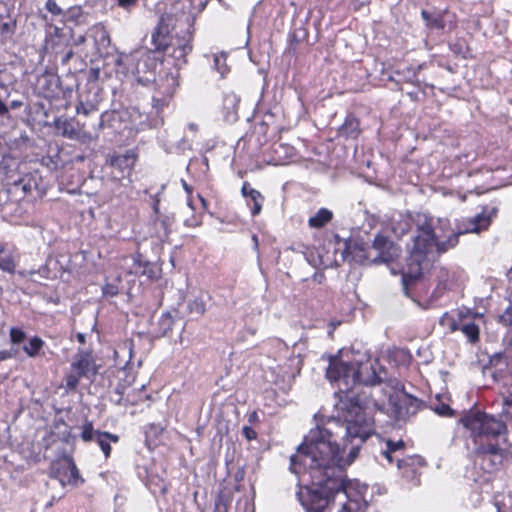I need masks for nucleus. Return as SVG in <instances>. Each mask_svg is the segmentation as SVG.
Here are the masks:
<instances>
[{
    "label": "nucleus",
    "instance_id": "1",
    "mask_svg": "<svg viewBox=\"0 0 512 512\" xmlns=\"http://www.w3.org/2000/svg\"><path fill=\"white\" fill-rule=\"evenodd\" d=\"M386 371L367 353H346L332 357L326 377L346 393L338 408L343 421L332 419L311 429L297 452L290 457V470L308 475L310 485L301 487L297 498L307 512H325L334 497L342 493L346 501L338 512H365L366 485L347 480L345 469L356 459L362 444L375 432L374 417L367 401L351 390L357 385L375 386L383 382Z\"/></svg>",
    "mask_w": 512,
    "mask_h": 512
},
{
    "label": "nucleus",
    "instance_id": "2",
    "mask_svg": "<svg viewBox=\"0 0 512 512\" xmlns=\"http://www.w3.org/2000/svg\"><path fill=\"white\" fill-rule=\"evenodd\" d=\"M490 217L478 214L469 220L464 230H459L450 235L446 240L441 241L436 235L433 226V219L427 214L416 213L402 216L401 220L394 227L395 233L404 235L415 226V233L411 243L407 245L408 258L407 268L402 275V283L405 294H408V286L417 280L423 272L424 265L434 261L437 256L457 246L459 236L465 233H478L490 225Z\"/></svg>",
    "mask_w": 512,
    "mask_h": 512
},
{
    "label": "nucleus",
    "instance_id": "3",
    "mask_svg": "<svg viewBox=\"0 0 512 512\" xmlns=\"http://www.w3.org/2000/svg\"><path fill=\"white\" fill-rule=\"evenodd\" d=\"M459 423L469 431V438L475 444L476 461L485 472L498 470L509 451L492 440L507 432L504 422L480 411H470L460 418Z\"/></svg>",
    "mask_w": 512,
    "mask_h": 512
},
{
    "label": "nucleus",
    "instance_id": "4",
    "mask_svg": "<svg viewBox=\"0 0 512 512\" xmlns=\"http://www.w3.org/2000/svg\"><path fill=\"white\" fill-rule=\"evenodd\" d=\"M158 64L156 56L148 51L138 50L128 55H123L117 62L118 72L137 83L147 86L155 85L156 92L152 97L153 106L156 108L167 104L178 86L176 76L167 74L164 78L156 80L155 71Z\"/></svg>",
    "mask_w": 512,
    "mask_h": 512
},
{
    "label": "nucleus",
    "instance_id": "5",
    "mask_svg": "<svg viewBox=\"0 0 512 512\" xmlns=\"http://www.w3.org/2000/svg\"><path fill=\"white\" fill-rule=\"evenodd\" d=\"M182 17L184 18L183 23L186 26V30L184 31L183 36L176 38L175 41L171 42L165 50L168 53V55H170L172 58L175 59L176 66L185 64L186 56L193 49V46H192L193 31H192L191 18L189 15H185V14H183Z\"/></svg>",
    "mask_w": 512,
    "mask_h": 512
},
{
    "label": "nucleus",
    "instance_id": "6",
    "mask_svg": "<svg viewBox=\"0 0 512 512\" xmlns=\"http://www.w3.org/2000/svg\"><path fill=\"white\" fill-rule=\"evenodd\" d=\"M80 437L84 442L97 443L106 458H108L111 453L110 443H117L119 441L118 435L111 434L109 432H103L100 430H95L92 422L90 421H86L82 425Z\"/></svg>",
    "mask_w": 512,
    "mask_h": 512
},
{
    "label": "nucleus",
    "instance_id": "7",
    "mask_svg": "<svg viewBox=\"0 0 512 512\" xmlns=\"http://www.w3.org/2000/svg\"><path fill=\"white\" fill-rule=\"evenodd\" d=\"M373 258L371 263L374 264H388L398 258L400 249L392 241L383 235H377L372 244Z\"/></svg>",
    "mask_w": 512,
    "mask_h": 512
},
{
    "label": "nucleus",
    "instance_id": "8",
    "mask_svg": "<svg viewBox=\"0 0 512 512\" xmlns=\"http://www.w3.org/2000/svg\"><path fill=\"white\" fill-rule=\"evenodd\" d=\"M53 475L63 486H78L84 482L74 460L70 456H65L61 462L53 467Z\"/></svg>",
    "mask_w": 512,
    "mask_h": 512
},
{
    "label": "nucleus",
    "instance_id": "9",
    "mask_svg": "<svg viewBox=\"0 0 512 512\" xmlns=\"http://www.w3.org/2000/svg\"><path fill=\"white\" fill-rule=\"evenodd\" d=\"M373 249L364 243L344 242V249L341 252L342 260L354 261L360 264L371 263Z\"/></svg>",
    "mask_w": 512,
    "mask_h": 512
},
{
    "label": "nucleus",
    "instance_id": "10",
    "mask_svg": "<svg viewBox=\"0 0 512 512\" xmlns=\"http://www.w3.org/2000/svg\"><path fill=\"white\" fill-rule=\"evenodd\" d=\"M136 162V157L133 151H126L122 155H114L110 159V165L115 170L113 171L114 178L122 179L129 176Z\"/></svg>",
    "mask_w": 512,
    "mask_h": 512
},
{
    "label": "nucleus",
    "instance_id": "11",
    "mask_svg": "<svg viewBox=\"0 0 512 512\" xmlns=\"http://www.w3.org/2000/svg\"><path fill=\"white\" fill-rule=\"evenodd\" d=\"M170 15L162 16L158 27L152 34V44L155 51H165L170 43H168L167 34L169 33V27L172 29L176 28V24H172Z\"/></svg>",
    "mask_w": 512,
    "mask_h": 512
},
{
    "label": "nucleus",
    "instance_id": "12",
    "mask_svg": "<svg viewBox=\"0 0 512 512\" xmlns=\"http://www.w3.org/2000/svg\"><path fill=\"white\" fill-rule=\"evenodd\" d=\"M405 448V443L403 440L392 441L388 440L385 443V448L382 449L381 455L387 460V462L392 465L396 462L397 467L400 469L405 461L399 458L398 453H401Z\"/></svg>",
    "mask_w": 512,
    "mask_h": 512
},
{
    "label": "nucleus",
    "instance_id": "13",
    "mask_svg": "<svg viewBox=\"0 0 512 512\" xmlns=\"http://www.w3.org/2000/svg\"><path fill=\"white\" fill-rule=\"evenodd\" d=\"M456 282V273L447 268H440L437 273V286L434 296L440 297L445 291L450 290Z\"/></svg>",
    "mask_w": 512,
    "mask_h": 512
},
{
    "label": "nucleus",
    "instance_id": "14",
    "mask_svg": "<svg viewBox=\"0 0 512 512\" xmlns=\"http://www.w3.org/2000/svg\"><path fill=\"white\" fill-rule=\"evenodd\" d=\"M93 359L89 351L79 350L74 357L71 367L74 371L79 372V375L87 377L92 370Z\"/></svg>",
    "mask_w": 512,
    "mask_h": 512
},
{
    "label": "nucleus",
    "instance_id": "15",
    "mask_svg": "<svg viewBox=\"0 0 512 512\" xmlns=\"http://www.w3.org/2000/svg\"><path fill=\"white\" fill-rule=\"evenodd\" d=\"M396 407L399 417L403 418L414 415L420 407V401L415 397L404 395L399 398Z\"/></svg>",
    "mask_w": 512,
    "mask_h": 512
},
{
    "label": "nucleus",
    "instance_id": "16",
    "mask_svg": "<svg viewBox=\"0 0 512 512\" xmlns=\"http://www.w3.org/2000/svg\"><path fill=\"white\" fill-rule=\"evenodd\" d=\"M445 15L446 13L442 12H430L424 9L421 11L426 27L431 30H443L446 27Z\"/></svg>",
    "mask_w": 512,
    "mask_h": 512
},
{
    "label": "nucleus",
    "instance_id": "17",
    "mask_svg": "<svg viewBox=\"0 0 512 512\" xmlns=\"http://www.w3.org/2000/svg\"><path fill=\"white\" fill-rule=\"evenodd\" d=\"M333 219V212L327 208H320L315 215L308 220L311 228H322Z\"/></svg>",
    "mask_w": 512,
    "mask_h": 512
},
{
    "label": "nucleus",
    "instance_id": "18",
    "mask_svg": "<svg viewBox=\"0 0 512 512\" xmlns=\"http://www.w3.org/2000/svg\"><path fill=\"white\" fill-rule=\"evenodd\" d=\"M339 134L346 138H356L359 134V121L353 115H348L339 128Z\"/></svg>",
    "mask_w": 512,
    "mask_h": 512
},
{
    "label": "nucleus",
    "instance_id": "19",
    "mask_svg": "<svg viewBox=\"0 0 512 512\" xmlns=\"http://www.w3.org/2000/svg\"><path fill=\"white\" fill-rule=\"evenodd\" d=\"M45 342L39 336L31 337L22 347L23 352L31 358H36L42 354Z\"/></svg>",
    "mask_w": 512,
    "mask_h": 512
},
{
    "label": "nucleus",
    "instance_id": "20",
    "mask_svg": "<svg viewBox=\"0 0 512 512\" xmlns=\"http://www.w3.org/2000/svg\"><path fill=\"white\" fill-rule=\"evenodd\" d=\"M273 152L276 155V158L274 159V165H282L285 162L286 158L292 157L294 154V149L292 146L287 144H274L273 145Z\"/></svg>",
    "mask_w": 512,
    "mask_h": 512
},
{
    "label": "nucleus",
    "instance_id": "21",
    "mask_svg": "<svg viewBox=\"0 0 512 512\" xmlns=\"http://www.w3.org/2000/svg\"><path fill=\"white\" fill-rule=\"evenodd\" d=\"M174 325V317L171 312H164L157 322V333L159 336H166L172 330Z\"/></svg>",
    "mask_w": 512,
    "mask_h": 512
},
{
    "label": "nucleus",
    "instance_id": "22",
    "mask_svg": "<svg viewBox=\"0 0 512 512\" xmlns=\"http://www.w3.org/2000/svg\"><path fill=\"white\" fill-rule=\"evenodd\" d=\"M250 193V197L246 198L247 205L251 208V214L257 216L262 210L264 196L258 190L250 191Z\"/></svg>",
    "mask_w": 512,
    "mask_h": 512
},
{
    "label": "nucleus",
    "instance_id": "23",
    "mask_svg": "<svg viewBox=\"0 0 512 512\" xmlns=\"http://www.w3.org/2000/svg\"><path fill=\"white\" fill-rule=\"evenodd\" d=\"M205 294L200 293L198 296H195L193 299L188 301L187 307L190 313L203 315L206 311V301Z\"/></svg>",
    "mask_w": 512,
    "mask_h": 512
},
{
    "label": "nucleus",
    "instance_id": "24",
    "mask_svg": "<svg viewBox=\"0 0 512 512\" xmlns=\"http://www.w3.org/2000/svg\"><path fill=\"white\" fill-rule=\"evenodd\" d=\"M55 128L64 137L73 139L77 132L72 123L67 119H56Z\"/></svg>",
    "mask_w": 512,
    "mask_h": 512
},
{
    "label": "nucleus",
    "instance_id": "25",
    "mask_svg": "<svg viewBox=\"0 0 512 512\" xmlns=\"http://www.w3.org/2000/svg\"><path fill=\"white\" fill-rule=\"evenodd\" d=\"M16 20L8 17L0 20V37L3 40L10 39L16 30Z\"/></svg>",
    "mask_w": 512,
    "mask_h": 512
},
{
    "label": "nucleus",
    "instance_id": "26",
    "mask_svg": "<svg viewBox=\"0 0 512 512\" xmlns=\"http://www.w3.org/2000/svg\"><path fill=\"white\" fill-rule=\"evenodd\" d=\"M461 332L467 337L470 343H476L479 340V327L474 322H466L461 325Z\"/></svg>",
    "mask_w": 512,
    "mask_h": 512
},
{
    "label": "nucleus",
    "instance_id": "27",
    "mask_svg": "<svg viewBox=\"0 0 512 512\" xmlns=\"http://www.w3.org/2000/svg\"><path fill=\"white\" fill-rule=\"evenodd\" d=\"M214 69L220 73L223 77L228 72V66L226 64V54L220 53L214 55Z\"/></svg>",
    "mask_w": 512,
    "mask_h": 512
},
{
    "label": "nucleus",
    "instance_id": "28",
    "mask_svg": "<svg viewBox=\"0 0 512 512\" xmlns=\"http://www.w3.org/2000/svg\"><path fill=\"white\" fill-rule=\"evenodd\" d=\"M26 333L19 327H11L9 330V338L12 345H18L26 339Z\"/></svg>",
    "mask_w": 512,
    "mask_h": 512
},
{
    "label": "nucleus",
    "instance_id": "29",
    "mask_svg": "<svg viewBox=\"0 0 512 512\" xmlns=\"http://www.w3.org/2000/svg\"><path fill=\"white\" fill-rule=\"evenodd\" d=\"M507 364V357L505 356L504 353H494L489 357V366L491 367H499L501 370L503 367H506Z\"/></svg>",
    "mask_w": 512,
    "mask_h": 512
},
{
    "label": "nucleus",
    "instance_id": "30",
    "mask_svg": "<svg viewBox=\"0 0 512 512\" xmlns=\"http://www.w3.org/2000/svg\"><path fill=\"white\" fill-rule=\"evenodd\" d=\"M0 270L13 273L15 270V263L11 256L6 255L2 256L0 255Z\"/></svg>",
    "mask_w": 512,
    "mask_h": 512
},
{
    "label": "nucleus",
    "instance_id": "31",
    "mask_svg": "<svg viewBox=\"0 0 512 512\" xmlns=\"http://www.w3.org/2000/svg\"><path fill=\"white\" fill-rule=\"evenodd\" d=\"M97 110V107L93 103H84L80 102L76 106V112L77 114H83L85 116L90 115L91 113L95 112Z\"/></svg>",
    "mask_w": 512,
    "mask_h": 512
},
{
    "label": "nucleus",
    "instance_id": "32",
    "mask_svg": "<svg viewBox=\"0 0 512 512\" xmlns=\"http://www.w3.org/2000/svg\"><path fill=\"white\" fill-rule=\"evenodd\" d=\"M82 377L84 376L79 375V372L73 370V372L66 376V387L70 390L75 389L79 384L80 378Z\"/></svg>",
    "mask_w": 512,
    "mask_h": 512
},
{
    "label": "nucleus",
    "instance_id": "33",
    "mask_svg": "<svg viewBox=\"0 0 512 512\" xmlns=\"http://www.w3.org/2000/svg\"><path fill=\"white\" fill-rule=\"evenodd\" d=\"M123 389H124V387H123V386H121V385H118V386L114 389V391H113V393H112V395H111V401H112L114 404H116V405H123V404H124V403H123V400H124V399H123Z\"/></svg>",
    "mask_w": 512,
    "mask_h": 512
},
{
    "label": "nucleus",
    "instance_id": "34",
    "mask_svg": "<svg viewBox=\"0 0 512 512\" xmlns=\"http://www.w3.org/2000/svg\"><path fill=\"white\" fill-rule=\"evenodd\" d=\"M28 274L32 277L35 274L40 275L42 278L48 279L50 278V269L48 262L42 265L38 270H30Z\"/></svg>",
    "mask_w": 512,
    "mask_h": 512
},
{
    "label": "nucleus",
    "instance_id": "35",
    "mask_svg": "<svg viewBox=\"0 0 512 512\" xmlns=\"http://www.w3.org/2000/svg\"><path fill=\"white\" fill-rule=\"evenodd\" d=\"M434 411L440 416H452L453 410L449 405L444 403H439L434 407Z\"/></svg>",
    "mask_w": 512,
    "mask_h": 512
},
{
    "label": "nucleus",
    "instance_id": "36",
    "mask_svg": "<svg viewBox=\"0 0 512 512\" xmlns=\"http://www.w3.org/2000/svg\"><path fill=\"white\" fill-rule=\"evenodd\" d=\"M46 9L53 15H60L62 13V9L55 0H47Z\"/></svg>",
    "mask_w": 512,
    "mask_h": 512
},
{
    "label": "nucleus",
    "instance_id": "37",
    "mask_svg": "<svg viewBox=\"0 0 512 512\" xmlns=\"http://www.w3.org/2000/svg\"><path fill=\"white\" fill-rule=\"evenodd\" d=\"M242 434L249 441L254 440L257 437L256 431L253 428H251L250 426H244L242 428Z\"/></svg>",
    "mask_w": 512,
    "mask_h": 512
},
{
    "label": "nucleus",
    "instance_id": "38",
    "mask_svg": "<svg viewBox=\"0 0 512 512\" xmlns=\"http://www.w3.org/2000/svg\"><path fill=\"white\" fill-rule=\"evenodd\" d=\"M103 294L107 296H115L118 294V287L114 284H106L103 287Z\"/></svg>",
    "mask_w": 512,
    "mask_h": 512
},
{
    "label": "nucleus",
    "instance_id": "39",
    "mask_svg": "<svg viewBox=\"0 0 512 512\" xmlns=\"http://www.w3.org/2000/svg\"><path fill=\"white\" fill-rule=\"evenodd\" d=\"M17 355V350H1L0 351V362L5 361L7 359L14 358Z\"/></svg>",
    "mask_w": 512,
    "mask_h": 512
},
{
    "label": "nucleus",
    "instance_id": "40",
    "mask_svg": "<svg viewBox=\"0 0 512 512\" xmlns=\"http://www.w3.org/2000/svg\"><path fill=\"white\" fill-rule=\"evenodd\" d=\"M256 189L252 188L248 182H244L241 188L242 196L245 198H249L251 193L250 191H255Z\"/></svg>",
    "mask_w": 512,
    "mask_h": 512
},
{
    "label": "nucleus",
    "instance_id": "41",
    "mask_svg": "<svg viewBox=\"0 0 512 512\" xmlns=\"http://www.w3.org/2000/svg\"><path fill=\"white\" fill-rule=\"evenodd\" d=\"M415 78H416V71L413 68L408 67L407 68V75L403 76L402 79L407 81V82H411L412 83Z\"/></svg>",
    "mask_w": 512,
    "mask_h": 512
},
{
    "label": "nucleus",
    "instance_id": "42",
    "mask_svg": "<svg viewBox=\"0 0 512 512\" xmlns=\"http://www.w3.org/2000/svg\"><path fill=\"white\" fill-rule=\"evenodd\" d=\"M157 219L161 221L162 226L164 227L165 230H167L171 226L172 219L169 216L162 217L160 215V217L157 216Z\"/></svg>",
    "mask_w": 512,
    "mask_h": 512
},
{
    "label": "nucleus",
    "instance_id": "43",
    "mask_svg": "<svg viewBox=\"0 0 512 512\" xmlns=\"http://www.w3.org/2000/svg\"><path fill=\"white\" fill-rule=\"evenodd\" d=\"M136 1L137 0H117L118 5L125 9H128L129 7L135 5Z\"/></svg>",
    "mask_w": 512,
    "mask_h": 512
},
{
    "label": "nucleus",
    "instance_id": "44",
    "mask_svg": "<svg viewBox=\"0 0 512 512\" xmlns=\"http://www.w3.org/2000/svg\"><path fill=\"white\" fill-rule=\"evenodd\" d=\"M73 54H74L73 50L69 49L66 53H64L61 56V63L64 65L67 64L69 62V60L72 58Z\"/></svg>",
    "mask_w": 512,
    "mask_h": 512
},
{
    "label": "nucleus",
    "instance_id": "45",
    "mask_svg": "<svg viewBox=\"0 0 512 512\" xmlns=\"http://www.w3.org/2000/svg\"><path fill=\"white\" fill-rule=\"evenodd\" d=\"M461 325H462V323H459V322H457L455 320H452L450 325H449V329H450L451 332H455V331H458V330L461 331Z\"/></svg>",
    "mask_w": 512,
    "mask_h": 512
},
{
    "label": "nucleus",
    "instance_id": "46",
    "mask_svg": "<svg viewBox=\"0 0 512 512\" xmlns=\"http://www.w3.org/2000/svg\"><path fill=\"white\" fill-rule=\"evenodd\" d=\"M81 14V9L79 7L77 8H71L69 10V16L71 18H78V16Z\"/></svg>",
    "mask_w": 512,
    "mask_h": 512
},
{
    "label": "nucleus",
    "instance_id": "47",
    "mask_svg": "<svg viewBox=\"0 0 512 512\" xmlns=\"http://www.w3.org/2000/svg\"><path fill=\"white\" fill-rule=\"evenodd\" d=\"M8 112H9L8 107L0 98V116H5L8 114Z\"/></svg>",
    "mask_w": 512,
    "mask_h": 512
},
{
    "label": "nucleus",
    "instance_id": "48",
    "mask_svg": "<svg viewBox=\"0 0 512 512\" xmlns=\"http://www.w3.org/2000/svg\"><path fill=\"white\" fill-rule=\"evenodd\" d=\"M133 260H134V263L138 265V267H137V268H135V270L133 271V273H135V274H144V273H145V271L141 269V268H142L141 261H140V260H138V259H135V258H134Z\"/></svg>",
    "mask_w": 512,
    "mask_h": 512
},
{
    "label": "nucleus",
    "instance_id": "49",
    "mask_svg": "<svg viewBox=\"0 0 512 512\" xmlns=\"http://www.w3.org/2000/svg\"><path fill=\"white\" fill-rule=\"evenodd\" d=\"M159 202H160L159 198L155 197L154 202H153V211L156 214V216L160 217Z\"/></svg>",
    "mask_w": 512,
    "mask_h": 512
},
{
    "label": "nucleus",
    "instance_id": "50",
    "mask_svg": "<svg viewBox=\"0 0 512 512\" xmlns=\"http://www.w3.org/2000/svg\"><path fill=\"white\" fill-rule=\"evenodd\" d=\"M22 106V102L18 100H13L10 104L11 109H17Z\"/></svg>",
    "mask_w": 512,
    "mask_h": 512
},
{
    "label": "nucleus",
    "instance_id": "51",
    "mask_svg": "<svg viewBox=\"0 0 512 512\" xmlns=\"http://www.w3.org/2000/svg\"><path fill=\"white\" fill-rule=\"evenodd\" d=\"M257 419H258V415H257L256 412H252V413L249 414L248 421L250 423L255 422Z\"/></svg>",
    "mask_w": 512,
    "mask_h": 512
},
{
    "label": "nucleus",
    "instance_id": "52",
    "mask_svg": "<svg viewBox=\"0 0 512 512\" xmlns=\"http://www.w3.org/2000/svg\"><path fill=\"white\" fill-rule=\"evenodd\" d=\"M182 182V186L184 188V190L188 193V194H191L192 193V188L187 184L186 181L184 180H181Z\"/></svg>",
    "mask_w": 512,
    "mask_h": 512
},
{
    "label": "nucleus",
    "instance_id": "53",
    "mask_svg": "<svg viewBox=\"0 0 512 512\" xmlns=\"http://www.w3.org/2000/svg\"><path fill=\"white\" fill-rule=\"evenodd\" d=\"M60 34H61V29L58 28V27H55L54 28V36L53 38L51 39V42L54 44V38H59L60 37Z\"/></svg>",
    "mask_w": 512,
    "mask_h": 512
},
{
    "label": "nucleus",
    "instance_id": "54",
    "mask_svg": "<svg viewBox=\"0 0 512 512\" xmlns=\"http://www.w3.org/2000/svg\"><path fill=\"white\" fill-rule=\"evenodd\" d=\"M214 512H226V507L220 504H216Z\"/></svg>",
    "mask_w": 512,
    "mask_h": 512
},
{
    "label": "nucleus",
    "instance_id": "55",
    "mask_svg": "<svg viewBox=\"0 0 512 512\" xmlns=\"http://www.w3.org/2000/svg\"><path fill=\"white\" fill-rule=\"evenodd\" d=\"M77 340H78L80 343L84 344V343H85V335H84V334H82V333H78V334H77Z\"/></svg>",
    "mask_w": 512,
    "mask_h": 512
},
{
    "label": "nucleus",
    "instance_id": "56",
    "mask_svg": "<svg viewBox=\"0 0 512 512\" xmlns=\"http://www.w3.org/2000/svg\"><path fill=\"white\" fill-rule=\"evenodd\" d=\"M186 148V141L184 138L181 139L180 144L178 146L179 150H184Z\"/></svg>",
    "mask_w": 512,
    "mask_h": 512
},
{
    "label": "nucleus",
    "instance_id": "57",
    "mask_svg": "<svg viewBox=\"0 0 512 512\" xmlns=\"http://www.w3.org/2000/svg\"><path fill=\"white\" fill-rule=\"evenodd\" d=\"M84 41H85V36L81 35V36H79V37L75 40V43H76L77 45H79V44L84 43Z\"/></svg>",
    "mask_w": 512,
    "mask_h": 512
},
{
    "label": "nucleus",
    "instance_id": "58",
    "mask_svg": "<svg viewBox=\"0 0 512 512\" xmlns=\"http://www.w3.org/2000/svg\"><path fill=\"white\" fill-rule=\"evenodd\" d=\"M188 128H189V130H191V131H197V125H196V124H194V123H190V124L188 125Z\"/></svg>",
    "mask_w": 512,
    "mask_h": 512
},
{
    "label": "nucleus",
    "instance_id": "59",
    "mask_svg": "<svg viewBox=\"0 0 512 512\" xmlns=\"http://www.w3.org/2000/svg\"><path fill=\"white\" fill-rule=\"evenodd\" d=\"M106 115H107V113H103V114L101 115V119H100V122H99V126H100V128H102V127H103V122H104V118H105V116H106Z\"/></svg>",
    "mask_w": 512,
    "mask_h": 512
},
{
    "label": "nucleus",
    "instance_id": "60",
    "mask_svg": "<svg viewBox=\"0 0 512 512\" xmlns=\"http://www.w3.org/2000/svg\"><path fill=\"white\" fill-rule=\"evenodd\" d=\"M253 242H255V245L257 246L258 245V239L256 237V235H253Z\"/></svg>",
    "mask_w": 512,
    "mask_h": 512
},
{
    "label": "nucleus",
    "instance_id": "61",
    "mask_svg": "<svg viewBox=\"0 0 512 512\" xmlns=\"http://www.w3.org/2000/svg\"><path fill=\"white\" fill-rule=\"evenodd\" d=\"M199 198H200V200H201V202H202L203 206H205V205H206V201H205V199H204V198H202L201 196H199Z\"/></svg>",
    "mask_w": 512,
    "mask_h": 512
},
{
    "label": "nucleus",
    "instance_id": "62",
    "mask_svg": "<svg viewBox=\"0 0 512 512\" xmlns=\"http://www.w3.org/2000/svg\"><path fill=\"white\" fill-rule=\"evenodd\" d=\"M4 252V247L0 245V255Z\"/></svg>",
    "mask_w": 512,
    "mask_h": 512
},
{
    "label": "nucleus",
    "instance_id": "63",
    "mask_svg": "<svg viewBox=\"0 0 512 512\" xmlns=\"http://www.w3.org/2000/svg\"><path fill=\"white\" fill-rule=\"evenodd\" d=\"M395 74H396L397 76H401V75H402V73H401L400 71H396V72H395Z\"/></svg>",
    "mask_w": 512,
    "mask_h": 512
},
{
    "label": "nucleus",
    "instance_id": "64",
    "mask_svg": "<svg viewBox=\"0 0 512 512\" xmlns=\"http://www.w3.org/2000/svg\"><path fill=\"white\" fill-rule=\"evenodd\" d=\"M249 333H250V334H254V333H255V331H254V330H252V329H249Z\"/></svg>",
    "mask_w": 512,
    "mask_h": 512
}]
</instances>
